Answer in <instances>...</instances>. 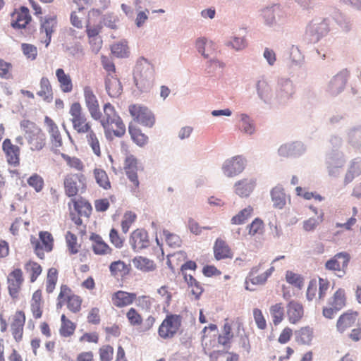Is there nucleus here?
Instances as JSON below:
<instances>
[{"label": "nucleus", "instance_id": "nucleus-1", "mask_svg": "<svg viewBox=\"0 0 361 361\" xmlns=\"http://www.w3.org/2000/svg\"><path fill=\"white\" fill-rule=\"evenodd\" d=\"M98 114L99 116L92 118L99 121L106 137L114 135L121 137L124 135L126 133V126L111 103L107 102L104 104L103 106V114L101 113L99 109Z\"/></svg>", "mask_w": 361, "mask_h": 361}, {"label": "nucleus", "instance_id": "nucleus-2", "mask_svg": "<svg viewBox=\"0 0 361 361\" xmlns=\"http://www.w3.org/2000/svg\"><path fill=\"white\" fill-rule=\"evenodd\" d=\"M20 128L25 132V137L32 151H40L47 144V137L44 131L29 120H23Z\"/></svg>", "mask_w": 361, "mask_h": 361}, {"label": "nucleus", "instance_id": "nucleus-3", "mask_svg": "<svg viewBox=\"0 0 361 361\" xmlns=\"http://www.w3.org/2000/svg\"><path fill=\"white\" fill-rule=\"evenodd\" d=\"M69 114L73 128L78 134L84 135L93 129L92 123L89 120L80 102H75L71 104Z\"/></svg>", "mask_w": 361, "mask_h": 361}, {"label": "nucleus", "instance_id": "nucleus-4", "mask_svg": "<svg viewBox=\"0 0 361 361\" xmlns=\"http://www.w3.org/2000/svg\"><path fill=\"white\" fill-rule=\"evenodd\" d=\"M57 305H66L67 308L73 313L81 310L82 299L80 296L73 293L71 288L66 284H62L57 297Z\"/></svg>", "mask_w": 361, "mask_h": 361}, {"label": "nucleus", "instance_id": "nucleus-5", "mask_svg": "<svg viewBox=\"0 0 361 361\" xmlns=\"http://www.w3.org/2000/svg\"><path fill=\"white\" fill-rule=\"evenodd\" d=\"M87 178L82 173H69L63 178L64 192L68 197H75L80 189L86 188Z\"/></svg>", "mask_w": 361, "mask_h": 361}, {"label": "nucleus", "instance_id": "nucleus-6", "mask_svg": "<svg viewBox=\"0 0 361 361\" xmlns=\"http://www.w3.org/2000/svg\"><path fill=\"white\" fill-rule=\"evenodd\" d=\"M152 71L145 59L140 60L136 65L134 80L136 86L141 91H147L151 86Z\"/></svg>", "mask_w": 361, "mask_h": 361}, {"label": "nucleus", "instance_id": "nucleus-7", "mask_svg": "<svg viewBox=\"0 0 361 361\" xmlns=\"http://www.w3.org/2000/svg\"><path fill=\"white\" fill-rule=\"evenodd\" d=\"M182 317L178 314H167L158 329V334L163 339H171L178 332Z\"/></svg>", "mask_w": 361, "mask_h": 361}, {"label": "nucleus", "instance_id": "nucleus-8", "mask_svg": "<svg viewBox=\"0 0 361 361\" xmlns=\"http://www.w3.org/2000/svg\"><path fill=\"white\" fill-rule=\"evenodd\" d=\"M58 25L57 16L50 15L39 19V41L47 47Z\"/></svg>", "mask_w": 361, "mask_h": 361}, {"label": "nucleus", "instance_id": "nucleus-9", "mask_svg": "<svg viewBox=\"0 0 361 361\" xmlns=\"http://www.w3.org/2000/svg\"><path fill=\"white\" fill-rule=\"evenodd\" d=\"M30 242L36 255L40 259H44V253L49 252L53 250L54 240L51 233L40 231L39 239L32 237Z\"/></svg>", "mask_w": 361, "mask_h": 361}, {"label": "nucleus", "instance_id": "nucleus-10", "mask_svg": "<svg viewBox=\"0 0 361 361\" xmlns=\"http://www.w3.org/2000/svg\"><path fill=\"white\" fill-rule=\"evenodd\" d=\"M126 317L130 326L140 327L143 332L152 329L156 322L155 317L152 315L148 316L144 322L142 314L135 307L129 308L126 313Z\"/></svg>", "mask_w": 361, "mask_h": 361}, {"label": "nucleus", "instance_id": "nucleus-11", "mask_svg": "<svg viewBox=\"0 0 361 361\" xmlns=\"http://www.w3.org/2000/svg\"><path fill=\"white\" fill-rule=\"evenodd\" d=\"M350 255L347 252H341L336 254L325 263V269L329 271H338L341 274H337L338 277H343L346 274Z\"/></svg>", "mask_w": 361, "mask_h": 361}, {"label": "nucleus", "instance_id": "nucleus-12", "mask_svg": "<svg viewBox=\"0 0 361 361\" xmlns=\"http://www.w3.org/2000/svg\"><path fill=\"white\" fill-rule=\"evenodd\" d=\"M129 112L134 121L147 127H152L154 124V116L146 106L140 104L129 106Z\"/></svg>", "mask_w": 361, "mask_h": 361}, {"label": "nucleus", "instance_id": "nucleus-13", "mask_svg": "<svg viewBox=\"0 0 361 361\" xmlns=\"http://www.w3.org/2000/svg\"><path fill=\"white\" fill-rule=\"evenodd\" d=\"M25 321V313L23 310H17L9 318L10 331L13 339L17 343L23 340Z\"/></svg>", "mask_w": 361, "mask_h": 361}, {"label": "nucleus", "instance_id": "nucleus-14", "mask_svg": "<svg viewBox=\"0 0 361 361\" xmlns=\"http://www.w3.org/2000/svg\"><path fill=\"white\" fill-rule=\"evenodd\" d=\"M2 151L6 161L10 166L17 167L20 164V147L13 143L11 139L6 138L2 142Z\"/></svg>", "mask_w": 361, "mask_h": 361}, {"label": "nucleus", "instance_id": "nucleus-15", "mask_svg": "<svg viewBox=\"0 0 361 361\" xmlns=\"http://www.w3.org/2000/svg\"><path fill=\"white\" fill-rule=\"evenodd\" d=\"M32 21L29 9L23 6L15 8L11 13V26L14 29H24Z\"/></svg>", "mask_w": 361, "mask_h": 361}, {"label": "nucleus", "instance_id": "nucleus-16", "mask_svg": "<svg viewBox=\"0 0 361 361\" xmlns=\"http://www.w3.org/2000/svg\"><path fill=\"white\" fill-rule=\"evenodd\" d=\"M138 164L139 161L133 154H126L123 161V170L133 186L135 188H137L140 185L137 176Z\"/></svg>", "mask_w": 361, "mask_h": 361}, {"label": "nucleus", "instance_id": "nucleus-17", "mask_svg": "<svg viewBox=\"0 0 361 361\" xmlns=\"http://www.w3.org/2000/svg\"><path fill=\"white\" fill-rule=\"evenodd\" d=\"M129 244L135 252H139L148 247L150 245L147 231L143 228H137L130 235Z\"/></svg>", "mask_w": 361, "mask_h": 361}, {"label": "nucleus", "instance_id": "nucleus-18", "mask_svg": "<svg viewBox=\"0 0 361 361\" xmlns=\"http://www.w3.org/2000/svg\"><path fill=\"white\" fill-rule=\"evenodd\" d=\"M360 314L357 311L348 310L341 314L336 321V330L343 334L353 327L359 320Z\"/></svg>", "mask_w": 361, "mask_h": 361}, {"label": "nucleus", "instance_id": "nucleus-19", "mask_svg": "<svg viewBox=\"0 0 361 361\" xmlns=\"http://www.w3.org/2000/svg\"><path fill=\"white\" fill-rule=\"evenodd\" d=\"M233 329L236 330L237 334H240L241 330L243 331V323L238 319L230 322L226 319L222 334L218 337V342L223 345L229 343L233 337Z\"/></svg>", "mask_w": 361, "mask_h": 361}, {"label": "nucleus", "instance_id": "nucleus-20", "mask_svg": "<svg viewBox=\"0 0 361 361\" xmlns=\"http://www.w3.org/2000/svg\"><path fill=\"white\" fill-rule=\"evenodd\" d=\"M23 281V271L19 268L13 269L8 274L7 277L8 289L13 298H18Z\"/></svg>", "mask_w": 361, "mask_h": 361}, {"label": "nucleus", "instance_id": "nucleus-21", "mask_svg": "<svg viewBox=\"0 0 361 361\" xmlns=\"http://www.w3.org/2000/svg\"><path fill=\"white\" fill-rule=\"evenodd\" d=\"M83 95L85 106L92 118L99 116V103L92 87L86 85L83 87Z\"/></svg>", "mask_w": 361, "mask_h": 361}, {"label": "nucleus", "instance_id": "nucleus-22", "mask_svg": "<svg viewBox=\"0 0 361 361\" xmlns=\"http://www.w3.org/2000/svg\"><path fill=\"white\" fill-rule=\"evenodd\" d=\"M137 299L135 293L118 290L111 295L112 304L118 307L123 308L131 305Z\"/></svg>", "mask_w": 361, "mask_h": 361}, {"label": "nucleus", "instance_id": "nucleus-23", "mask_svg": "<svg viewBox=\"0 0 361 361\" xmlns=\"http://www.w3.org/2000/svg\"><path fill=\"white\" fill-rule=\"evenodd\" d=\"M245 169L244 159L240 156L233 157L226 161L223 166L224 173L228 177H232L241 173Z\"/></svg>", "mask_w": 361, "mask_h": 361}, {"label": "nucleus", "instance_id": "nucleus-24", "mask_svg": "<svg viewBox=\"0 0 361 361\" xmlns=\"http://www.w3.org/2000/svg\"><path fill=\"white\" fill-rule=\"evenodd\" d=\"M213 252L214 258L216 260L232 259L233 252L228 244L221 238H217L213 246Z\"/></svg>", "mask_w": 361, "mask_h": 361}, {"label": "nucleus", "instance_id": "nucleus-25", "mask_svg": "<svg viewBox=\"0 0 361 361\" xmlns=\"http://www.w3.org/2000/svg\"><path fill=\"white\" fill-rule=\"evenodd\" d=\"M286 314L290 324H297L304 316L303 306L296 301L291 300L287 304Z\"/></svg>", "mask_w": 361, "mask_h": 361}, {"label": "nucleus", "instance_id": "nucleus-26", "mask_svg": "<svg viewBox=\"0 0 361 361\" xmlns=\"http://www.w3.org/2000/svg\"><path fill=\"white\" fill-rule=\"evenodd\" d=\"M264 264H259L258 266L253 267L250 274V281L252 284L261 285L264 284L267 279L271 275L274 270V267H271L263 272Z\"/></svg>", "mask_w": 361, "mask_h": 361}, {"label": "nucleus", "instance_id": "nucleus-27", "mask_svg": "<svg viewBox=\"0 0 361 361\" xmlns=\"http://www.w3.org/2000/svg\"><path fill=\"white\" fill-rule=\"evenodd\" d=\"M85 140L88 146L91 148L93 154L97 157H102L101 140H102V134L101 132H96L94 129L85 133Z\"/></svg>", "mask_w": 361, "mask_h": 361}, {"label": "nucleus", "instance_id": "nucleus-28", "mask_svg": "<svg viewBox=\"0 0 361 361\" xmlns=\"http://www.w3.org/2000/svg\"><path fill=\"white\" fill-rule=\"evenodd\" d=\"M92 241L91 247L93 252L97 255H111L112 248L98 234L92 233L90 237Z\"/></svg>", "mask_w": 361, "mask_h": 361}, {"label": "nucleus", "instance_id": "nucleus-29", "mask_svg": "<svg viewBox=\"0 0 361 361\" xmlns=\"http://www.w3.org/2000/svg\"><path fill=\"white\" fill-rule=\"evenodd\" d=\"M44 123L53 145L55 147H61L63 145L62 137L56 123L49 116H45Z\"/></svg>", "mask_w": 361, "mask_h": 361}, {"label": "nucleus", "instance_id": "nucleus-30", "mask_svg": "<svg viewBox=\"0 0 361 361\" xmlns=\"http://www.w3.org/2000/svg\"><path fill=\"white\" fill-rule=\"evenodd\" d=\"M30 311L35 319H40L43 314V299L41 290H35L30 300Z\"/></svg>", "mask_w": 361, "mask_h": 361}, {"label": "nucleus", "instance_id": "nucleus-31", "mask_svg": "<svg viewBox=\"0 0 361 361\" xmlns=\"http://www.w3.org/2000/svg\"><path fill=\"white\" fill-rule=\"evenodd\" d=\"M294 94V87L292 82L285 80L279 83L276 92V98L279 102H286L292 98Z\"/></svg>", "mask_w": 361, "mask_h": 361}, {"label": "nucleus", "instance_id": "nucleus-32", "mask_svg": "<svg viewBox=\"0 0 361 361\" xmlns=\"http://www.w3.org/2000/svg\"><path fill=\"white\" fill-rule=\"evenodd\" d=\"M56 77L59 84V87L63 93H70L73 91V84L72 78L68 73H66L63 68L56 70Z\"/></svg>", "mask_w": 361, "mask_h": 361}, {"label": "nucleus", "instance_id": "nucleus-33", "mask_svg": "<svg viewBox=\"0 0 361 361\" xmlns=\"http://www.w3.org/2000/svg\"><path fill=\"white\" fill-rule=\"evenodd\" d=\"M314 338V330L309 326H303L295 331V341L300 345H310Z\"/></svg>", "mask_w": 361, "mask_h": 361}, {"label": "nucleus", "instance_id": "nucleus-34", "mask_svg": "<svg viewBox=\"0 0 361 361\" xmlns=\"http://www.w3.org/2000/svg\"><path fill=\"white\" fill-rule=\"evenodd\" d=\"M256 182L253 179H243L235 184V192L241 197H248L253 191Z\"/></svg>", "mask_w": 361, "mask_h": 361}, {"label": "nucleus", "instance_id": "nucleus-35", "mask_svg": "<svg viewBox=\"0 0 361 361\" xmlns=\"http://www.w3.org/2000/svg\"><path fill=\"white\" fill-rule=\"evenodd\" d=\"M329 30V24L326 20L319 23H311L307 28V32L311 36H315L317 39L327 34Z\"/></svg>", "mask_w": 361, "mask_h": 361}, {"label": "nucleus", "instance_id": "nucleus-36", "mask_svg": "<svg viewBox=\"0 0 361 361\" xmlns=\"http://www.w3.org/2000/svg\"><path fill=\"white\" fill-rule=\"evenodd\" d=\"M348 75L347 71H343L333 78L330 82V88L333 93L337 94L344 89Z\"/></svg>", "mask_w": 361, "mask_h": 361}, {"label": "nucleus", "instance_id": "nucleus-37", "mask_svg": "<svg viewBox=\"0 0 361 361\" xmlns=\"http://www.w3.org/2000/svg\"><path fill=\"white\" fill-rule=\"evenodd\" d=\"M40 90L37 94L47 102H51L53 99V92L51 83L47 77H42L39 82Z\"/></svg>", "mask_w": 361, "mask_h": 361}, {"label": "nucleus", "instance_id": "nucleus-38", "mask_svg": "<svg viewBox=\"0 0 361 361\" xmlns=\"http://www.w3.org/2000/svg\"><path fill=\"white\" fill-rule=\"evenodd\" d=\"M346 300L347 298L345 290L339 288L329 298L328 305L341 310L346 305Z\"/></svg>", "mask_w": 361, "mask_h": 361}, {"label": "nucleus", "instance_id": "nucleus-39", "mask_svg": "<svg viewBox=\"0 0 361 361\" xmlns=\"http://www.w3.org/2000/svg\"><path fill=\"white\" fill-rule=\"evenodd\" d=\"M105 83L106 92L111 97H118L121 94L122 86L117 78L107 76Z\"/></svg>", "mask_w": 361, "mask_h": 361}, {"label": "nucleus", "instance_id": "nucleus-40", "mask_svg": "<svg viewBox=\"0 0 361 361\" xmlns=\"http://www.w3.org/2000/svg\"><path fill=\"white\" fill-rule=\"evenodd\" d=\"M133 263L136 269L143 272L152 271L156 269V264L153 260L142 256L135 257Z\"/></svg>", "mask_w": 361, "mask_h": 361}, {"label": "nucleus", "instance_id": "nucleus-41", "mask_svg": "<svg viewBox=\"0 0 361 361\" xmlns=\"http://www.w3.org/2000/svg\"><path fill=\"white\" fill-rule=\"evenodd\" d=\"M93 176L96 183L104 190L111 188V181L106 171L102 168L96 167L93 169Z\"/></svg>", "mask_w": 361, "mask_h": 361}, {"label": "nucleus", "instance_id": "nucleus-42", "mask_svg": "<svg viewBox=\"0 0 361 361\" xmlns=\"http://www.w3.org/2000/svg\"><path fill=\"white\" fill-rule=\"evenodd\" d=\"M269 313L275 326L282 322L285 316V308L283 302L271 305L269 307Z\"/></svg>", "mask_w": 361, "mask_h": 361}, {"label": "nucleus", "instance_id": "nucleus-43", "mask_svg": "<svg viewBox=\"0 0 361 361\" xmlns=\"http://www.w3.org/2000/svg\"><path fill=\"white\" fill-rule=\"evenodd\" d=\"M271 197L274 207L282 209L286 205V197L282 187H274L271 191Z\"/></svg>", "mask_w": 361, "mask_h": 361}, {"label": "nucleus", "instance_id": "nucleus-44", "mask_svg": "<svg viewBox=\"0 0 361 361\" xmlns=\"http://www.w3.org/2000/svg\"><path fill=\"white\" fill-rule=\"evenodd\" d=\"M210 361H238L239 355L226 350H214L209 354Z\"/></svg>", "mask_w": 361, "mask_h": 361}, {"label": "nucleus", "instance_id": "nucleus-45", "mask_svg": "<svg viewBox=\"0 0 361 361\" xmlns=\"http://www.w3.org/2000/svg\"><path fill=\"white\" fill-rule=\"evenodd\" d=\"M61 324L59 329V334L62 337H70L73 336L76 329V324L71 322L63 314L61 317Z\"/></svg>", "mask_w": 361, "mask_h": 361}, {"label": "nucleus", "instance_id": "nucleus-46", "mask_svg": "<svg viewBox=\"0 0 361 361\" xmlns=\"http://www.w3.org/2000/svg\"><path fill=\"white\" fill-rule=\"evenodd\" d=\"M71 203L78 215H88L92 211L91 204L82 197L73 198Z\"/></svg>", "mask_w": 361, "mask_h": 361}, {"label": "nucleus", "instance_id": "nucleus-47", "mask_svg": "<svg viewBox=\"0 0 361 361\" xmlns=\"http://www.w3.org/2000/svg\"><path fill=\"white\" fill-rule=\"evenodd\" d=\"M128 131L133 141L140 147H144L148 142V137L140 129L130 126Z\"/></svg>", "mask_w": 361, "mask_h": 361}, {"label": "nucleus", "instance_id": "nucleus-48", "mask_svg": "<svg viewBox=\"0 0 361 361\" xmlns=\"http://www.w3.org/2000/svg\"><path fill=\"white\" fill-rule=\"evenodd\" d=\"M25 270L30 276V281L34 283L42 274V268L39 264L30 260L24 266Z\"/></svg>", "mask_w": 361, "mask_h": 361}, {"label": "nucleus", "instance_id": "nucleus-49", "mask_svg": "<svg viewBox=\"0 0 361 361\" xmlns=\"http://www.w3.org/2000/svg\"><path fill=\"white\" fill-rule=\"evenodd\" d=\"M62 159L66 161V165L71 169L78 173H82L85 170V164L82 161L77 157H71L66 154H61Z\"/></svg>", "mask_w": 361, "mask_h": 361}, {"label": "nucleus", "instance_id": "nucleus-50", "mask_svg": "<svg viewBox=\"0 0 361 361\" xmlns=\"http://www.w3.org/2000/svg\"><path fill=\"white\" fill-rule=\"evenodd\" d=\"M58 274L59 272L56 268L51 267L49 269L45 281V289L48 294L54 292L58 281Z\"/></svg>", "mask_w": 361, "mask_h": 361}, {"label": "nucleus", "instance_id": "nucleus-51", "mask_svg": "<svg viewBox=\"0 0 361 361\" xmlns=\"http://www.w3.org/2000/svg\"><path fill=\"white\" fill-rule=\"evenodd\" d=\"M66 243L68 250L71 255H75L79 252L81 245L78 242L77 236L71 231H68L65 235Z\"/></svg>", "mask_w": 361, "mask_h": 361}, {"label": "nucleus", "instance_id": "nucleus-52", "mask_svg": "<svg viewBox=\"0 0 361 361\" xmlns=\"http://www.w3.org/2000/svg\"><path fill=\"white\" fill-rule=\"evenodd\" d=\"M361 174V163L358 161H353L350 163L349 169L345 174L344 182L348 184L353 180L354 178Z\"/></svg>", "mask_w": 361, "mask_h": 361}, {"label": "nucleus", "instance_id": "nucleus-53", "mask_svg": "<svg viewBox=\"0 0 361 361\" xmlns=\"http://www.w3.org/2000/svg\"><path fill=\"white\" fill-rule=\"evenodd\" d=\"M109 270L111 275L124 276L129 273V266L127 265L123 261L118 260L113 262L109 266Z\"/></svg>", "mask_w": 361, "mask_h": 361}, {"label": "nucleus", "instance_id": "nucleus-54", "mask_svg": "<svg viewBox=\"0 0 361 361\" xmlns=\"http://www.w3.org/2000/svg\"><path fill=\"white\" fill-rule=\"evenodd\" d=\"M257 93L259 97L267 102L271 98V90L268 82L264 79H261L257 84Z\"/></svg>", "mask_w": 361, "mask_h": 361}, {"label": "nucleus", "instance_id": "nucleus-55", "mask_svg": "<svg viewBox=\"0 0 361 361\" xmlns=\"http://www.w3.org/2000/svg\"><path fill=\"white\" fill-rule=\"evenodd\" d=\"M185 281L191 288L192 295L195 298H199L203 292V288L200 283L190 274H185Z\"/></svg>", "mask_w": 361, "mask_h": 361}, {"label": "nucleus", "instance_id": "nucleus-56", "mask_svg": "<svg viewBox=\"0 0 361 361\" xmlns=\"http://www.w3.org/2000/svg\"><path fill=\"white\" fill-rule=\"evenodd\" d=\"M27 183L28 185L32 188L37 193L41 192L44 188V180L43 178L36 173L32 174L27 179Z\"/></svg>", "mask_w": 361, "mask_h": 361}, {"label": "nucleus", "instance_id": "nucleus-57", "mask_svg": "<svg viewBox=\"0 0 361 361\" xmlns=\"http://www.w3.org/2000/svg\"><path fill=\"white\" fill-rule=\"evenodd\" d=\"M252 212L253 208L251 206H248L233 216L231 223L235 225L242 224L252 216Z\"/></svg>", "mask_w": 361, "mask_h": 361}, {"label": "nucleus", "instance_id": "nucleus-58", "mask_svg": "<svg viewBox=\"0 0 361 361\" xmlns=\"http://www.w3.org/2000/svg\"><path fill=\"white\" fill-rule=\"evenodd\" d=\"M137 219V215L131 212H126L121 221V229L124 233H128L131 226L134 224Z\"/></svg>", "mask_w": 361, "mask_h": 361}, {"label": "nucleus", "instance_id": "nucleus-59", "mask_svg": "<svg viewBox=\"0 0 361 361\" xmlns=\"http://www.w3.org/2000/svg\"><path fill=\"white\" fill-rule=\"evenodd\" d=\"M286 280L290 285L301 289L304 284L303 278L298 274L291 271H287L286 273Z\"/></svg>", "mask_w": 361, "mask_h": 361}, {"label": "nucleus", "instance_id": "nucleus-60", "mask_svg": "<svg viewBox=\"0 0 361 361\" xmlns=\"http://www.w3.org/2000/svg\"><path fill=\"white\" fill-rule=\"evenodd\" d=\"M248 234L254 236L256 235H261L264 232V225L262 219L256 218L252 222L247 226Z\"/></svg>", "mask_w": 361, "mask_h": 361}, {"label": "nucleus", "instance_id": "nucleus-61", "mask_svg": "<svg viewBox=\"0 0 361 361\" xmlns=\"http://www.w3.org/2000/svg\"><path fill=\"white\" fill-rule=\"evenodd\" d=\"M135 302L137 307L145 311H149L153 305V299L147 295L137 296Z\"/></svg>", "mask_w": 361, "mask_h": 361}, {"label": "nucleus", "instance_id": "nucleus-62", "mask_svg": "<svg viewBox=\"0 0 361 361\" xmlns=\"http://www.w3.org/2000/svg\"><path fill=\"white\" fill-rule=\"evenodd\" d=\"M240 117V130L245 133L252 134L255 130L253 121L245 114H241Z\"/></svg>", "mask_w": 361, "mask_h": 361}, {"label": "nucleus", "instance_id": "nucleus-63", "mask_svg": "<svg viewBox=\"0 0 361 361\" xmlns=\"http://www.w3.org/2000/svg\"><path fill=\"white\" fill-rule=\"evenodd\" d=\"M111 52L117 57H126L128 54V47L126 42L114 44L111 47Z\"/></svg>", "mask_w": 361, "mask_h": 361}, {"label": "nucleus", "instance_id": "nucleus-64", "mask_svg": "<svg viewBox=\"0 0 361 361\" xmlns=\"http://www.w3.org/2000/svg\"><path fill=\"white\" fill-rule=\"evenodd\" d=\"M114 350L110 345H104L99 349V355L100 361H111L113 359Z\"/></svg>", "mask_w": 361, "mask_h": 361}]
</instances>
